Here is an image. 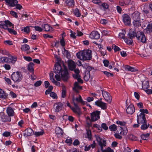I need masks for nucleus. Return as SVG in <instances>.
Listing matches in <instances>:
<instances>
[{
    "label": "nucleus",
    "mask_w": 152,
    "mask_h": 152,
    "mask_svg": "<svg viewBox=\"0 0 152 152\" xmlns=\"http://www.w3.org/2000/svg\"><path fill=\"white\" fill-rule=\"evenodd\" d=\"M76 56L79 59L81 60H90L92 57V51L90 50L81 51L77 53Z\"/></svg>",
    "instance_id": "obj_1"
},
{
    "label": "nucleus",
    "mask_w": 152,
    "mask_h": 152,
    "mask_svg": "<svg viewBox=\"0 0 152 152\" xmlns=\"http://www.w3.org/2000/svg\"><path fill=\"white\" fill-rule=\"evenodd\" d=\"M11 79L15 82H19L20 81L22 78L23 76L21 72L18 71L16 72H14L11 75Z\"/></svg>",
    "instance_id": "obj_2"
},
{
    "label": "nucleus",
    "mask_w": 152,
    "mask_h": 152,
    "mask_svg": "<svg viewBox=\"0 0 152 152\" xmlns=\"http://www.w3.org/2000/svg\"><path fill=\"white\" fill-rule=\"evenodd\" d=\"M137 40L139 42L145 43L146 41V38L144 33L141 31H138L136 35Z\"/></svg>",
    "instance_id": "obj_3"
},
{
    "label": "nucleus",
    "mask_w": 152,
    "mask_h": 152,
    "mask_svg": "<svg viewBox=\"0 0 152 152\" xmlns=\"http://www.w3.org/2000/svg\"><path fill=\"white\" fill-rule=\"evenodd\" d=\"M72 100L74 102V106L75 107V108L71 107L69 103L68 102H67L66 105L67 106L70 107L73 112L77 114L78 115L80 116L81 114L80 110V108L78 107L77 104L74 102L75 99L74 98H73Z\"/></svg>",
    "instance_id": "obj_4"
},
{
    "label": "nucleus",
    "mask_w": 152,
    "mask_h": 152,
    "mask_svg": "<svg viewBox=\"0 0 152 152\" xmlns=\"http://www.w3.org/2000/svg\"><path fill=\"white\" fill-rule=\"evenodd\" d=\"M60 73L62 79L64 81H66L69 77L66 68H65L64 70L61 71Z\"/></svg>",
    "instance_id": "obj_5"
},
{
    "label": "nucleus",
    "mask_w": 152,
    "mask_h": 152,
    "mask_svg": "<svg viewBox=\"0 0 152 152\" xmlns=\"http://www.w3.org/2000/svg\"><path fill=\"white\" fill-rule=\"evenodd\" d=\"M137 121L138 124H145L146 122V120L145 115L139 114L137 115Z\"/></svg>",
    "instance_id": "obj_6"
},
{
    "label": "nucleus",
    "mask_w": 152,
    "mask_h": 152,
    "mask_svg": "<svg viewBox=\"0 0 152 152\" xmlns=\"http://www.w3.org/2000/svg\"><path fill=\"white\" fill-rule=\"evenodd\" d=\"M100 111H96L91 113V120L92 121H95L98 120L99 118Z\"/></svg>",
    "instance_id": "obj_7"
},
{
    "label": "nucleus",
    "mask_w": 152,
    "mask_h": 152,
    "mask_svg": "<svg viewBox=\"0 0 152 152\" xmlns=\"http://www.w3.org/2000/svg\"><path fill=\"white\" fill-rule=\"evenodd\" d=\"M123 20L125 25L129 26L131 24V19L130 16L127 14L123 15Z\"/></svg>",
    "instance_id": "obj_8"
},
{
    "label": "nucleus",
    "mask_w": 152,
    "mask_h": 152,
    "mask_svg": "<svg viewBox=\"0 0 152 152\" xmlns=\"http://www.w3.org/2000/svg\"><path fill=\"white\" fill-rule=\"evenodd\" d=\"M102 94L104 99L109 103L111 102L112 98L110 94L105 91H102Z\"/></svg>",
    "instance_id": "obj_9"
},
{
    "label": "nucleus",
    "mask_w": 152,
    "mask_h": 152,
    "mask_svg": "<svg viewBox=\"0 0 152 152\" xmlns=\"http://www.w3.org/2000/svg\"><path fill=\"white\" fill-rule=\"evenodd\" d=\"M96 139L98 142L99 145L101 147V150H102L103 147L105 146L106 145V140H103L99 136H97L96 137Z\"/></svg>",
    "instance_id": "obj_10"
},
{
    "label": "nucleus",
    "mask_w": 152,
    "mask_h": 152,
    "mask_svg": "<svg viewBox=\"0 0 152 152\" xmlns=\"http://www.w3.org/2000/svg\"><path fill=\"white\" fill-rule=\"evenodd\" d=\"M133 10H131V11L129 12V15H131V17L133 20L140 19V12L137 11H134L133 12Z\"/></svg>",
    "instance_id": "obj_11"
},
{
    "label": "nucleus",
    "mask_w": 152,
    "mask_h": 152,
    "mask_svg": "<svg viewBox=\"0 0 152 152\" xmlns=\"http://www.w3.org/2000/svg\"><path fill=\"white\" fill-rule=\"evenodd\" d=\"M0 24V28H4L5 29H7L10 32V29L8 28V26H10V21L8 20H5L4 22L1 21Z\"/></svg>",
    "instance_id": "obj_12"
},
{
    "label": "nucleus",
    "mask_w": 152,
    "mask_h": 152,
    "mask_svg": "<svg viewBox=\"0 0 152 152\" xmlns=\"http://www.w3.org/2000/svg\"><path fill=\"white\" fill-rule=\"evenodd\" d=\"M63 108V105L61 102L56 103H55L53 106V108L55 111L58 113Z\"/></svg>",
    "instance_id": "obj_13"
},
{
    "label": "nucleus",
    "mask_w": 152,
    "mask_h": 152,
    "mask_svg": "<svg viewBox=\"0 0 152 152\" xmlns=\"http://www.w3.org/2000/svg\"><path fill=\"white\" fill-rule=\"evenodd\" d=\"M58 63H56L55 65V69H53L54 72L56 73H59L61 72V65L59 64L60 60L58 58Z\"/></svg>",
    "instance_id": "obj_14"
},
{
    "label": "nucleus",
    "mask_w": 152,
    "mask_h": 152,
    "mask_svg": "<svg viewBox=\"0 0 152 152\" xmlns=\"http://www.w3.org/2000/svg\"><path fill=\"white\" fill-rule=\"evenodd\" d=\"M95 103L96 105L101 107L102 109L105 110L107 109V104L99 100L96 102Z\"/></svg>",
    "instance_id": "obj_15"
},
{
    "label": "nucleus",
    "mask_w": 152,
    "mask_h": 152,
    "mask_svg": "<svg viewBox=\"0 0 152 152\" xmlns=\"http://www.w3.org/2000/svg\"><path fill=\"white\" fill-rule=\"evenodd\" d=\"M89 37L91 39H97L100 38V35L97 31H94L91 32Z\"/></svg>",
    "instance_id": "obj_16"
},
{
    "label": "nucleus",
    "mask_w": 152,
    "mask_h": 152,
    "mask_svg": "<svg viewBox=\"0 0 152 152\" xmlns=\"http://www.w3.org/2000/svg\"><path fill=\"white\" fill-rule=\"evenodd\" d=\"M126 112L128 114H132L135 111V108L134 105L132 104H130L126 109Z\"/></svg>",
    "instance_id": "obj_17"
},
{
    "label": "nucleus",
    "mask_w": 152,
    "mask_h": 152,
    "mask_svg": "<svg viewBox=\"0 0 152 152\" xmlns=\"http://www.w3.org/2000/svg\"><path fill=\"white\" fill-rule=\"evenodd\" d=\"M33 131L30 128H28L24 131V136L26 137L30 136L33 134Z\"/></svg>",
    "instance_id": "obj_18"
},
{
    "label": "nucleus",
    "mask_w": 152,
    "mask_h": 152,
    "mask_svg": "<svg viewBox=\"0 0 152 152\" xmlns=\"http://www.w3.org/2000/svg\"><path fill=\"white\" fill-rule=\"evenodd\" d=\"M149 82L147 80H144L142 82V88L147 93V90H148V88L149 87Z\"/></svg>",
    "instance_id": "obj_19"
},
{
    "label": "nucleus",
    "mask_w": 152,
    "mask_h": 152,
    "mask_svg": "<svg viewBox=\"0 0 152 152\" xmlns=\"http://www.w3.org/2000/svg\"><path fill=\"white\" fill-rule=\"evenodd\" d=\"M68 65L69 69L71 70H73L75 68L76 65L75 62L72 60H68Z\"/></svg>",
    "instance_id": "obj_20"
},
{
    "label": "nucleus",
    "mask_w": 152,
    "mask_h": 152,
    "mask_svg": "<svg viewBox=\"0 0 152 152\" xmlns=\"http://www.w3.org/2000/svg\"><path fill=\"white\" fill-rule=\"evenodd\" d=\"M44 30L46 31H53L52 28L48 24H44L42 26Z\"/></svg>",
    "instance_id": "obj_21"
},
{
    "label": "nucleus",
    "mask_w": 152,
    "mask_h": 152,
    "mask_svg": "<svg viewBox=\"0 0 152 152\" xmlns=\"http://www.w3.org/2000/svg\"><path fill=\"white\" fill-rule=\"evenodd\" d=\"M136 34L135 30L131 29L130 30L128 35L130 39H132L136 37Z\"/></svg>",
    "instance_id": "obj_22"
},
{
    "label": "nucleus",
    "mask_w": 152,
    "mask_h": 152,
    "mask_svg": "<svg viewBox=\"0 0 152 152\" xmlns=\"http://www.w3.org/2000/svg\"><path fill=\"white\" fill-rule=\"evenodd\" d=\"M65 2L66 5L68 7H72L74 6V0H65Z\"/></svg>",
    "instance_id": "obj_23"
},
{
    "label": "nucleus",
    "mask_w": 152,
    "mask_h": 152,
    "mask_svg": "<svg viewBox=\"0 0 152 152\" xmlns=\"http://www.w3.org/2000/svg\"><path fill=\"white\" fill-rule=\"evenodd\" d=\"M34 64L32 62H31L29 64L28 66V70L31 73H33L34 72L33 69Z\"/></svg>",
    "instance_id": "obj_24"
},
{
    "label": "nucleus",
    "mask_w": 152,
    "mask_h": 152,
    "mask_svg": "<svg viewBox=\"0 0 152 152\" xmlns=\"http://www.w3.org/2000/svg\"><path fill=\"white\" fill-rule=\"evenodd\" d=\"M8 95L0 88V98L6 99Z\"/></svg>",
    "instance_id": "obj_25"
},
{
    "label": "nucleus",
    "mask_w": 152,
    "mask_h": 152,
    "mask_svg": "<svg viewBox=\"0 0 152 152\" xmlns=\"http://www.w3.org/2000/svg\"><path fill=\"white\" fill-rule=\"evenodd\" d=\"M147 33H150L152 32V22H150L148 25L146 29Z\"/></svg>",
    "instance_id": "obj_26"
},
{
    "label": "nucleus",
    "mask_w": 152,
    "mask_h": 152,
    "mask_svg": "<svg viewBox=\"0 0 152 152\" xmlns=\"http://www.w3.org/2000/svg\"><path fill=\"white\" fill-rule=\"evenodd\" d=\"M55 132L57 134L63 135V131L62 129L59 127H57L56 128Z\"/></svg>",
    "instance_id": "obj_27"
},
{
    "label": "nucleus",
    "mask_w": 152,
    "mask_h": 152,
    "mask_svg": "<svg viewBox=\"0 0 152 152\" xmlns=\"http://www.w3.org/2000/svg\"><path fill=\"white\" fill-rule=\"evenodd\" d=\"M140 19H137L133 20V23L134 26H139L141 25V23L140 22Z\"/></svg>",
    "instance_id": "obj_28"
},
{
    "label": "nucleus",
    "mask_w": 152,
    "mask_h": 152,
    "mask_svg": "<svg viewBox=\"0 0 152 152\" xmlns=\"http://www.w3.org/2000/svg\"><path fill=\"white\" fill-rule=\"evenodd\" d=\"M82 87L80 86L77 82H75L74 83V87L73 88V90L76 92H77L78 91L77 89H81Z\"/></svg>",
    "instance_id": "obj_29"
},
{
    "label": "nucleus",
    "mask_w": 152,
    "mask_h": 152,
    "mask_svg": "<svg viewBox=\"0 0 152 152\" xmlns=\"http://www.w3.org/2000/svg\"><path fill=\"white\" fill-rule=\"evenodd\" d=\"M128 138L132 141H136L137 140V137L132 134H130L127 135Z\"/></svg>",
    "instance_id": "obj_30"
},
{
    "label": "nucleus",
    "mask_w": 152,
    "mask_h": 152,
    "mask_svg": "<svg viewBox=\"0 0 152 152\" xmlns=\"http://www.w3.org/2000/svg\"><path fill=\"white\" fill-rule=\"evenodd\" d=\"M125 69L128 71H131L132 72H135L137 71L136 69L134 68L133 67H132L129 65L126 66H125Z\"/></svg>",
    "instance_id": "obj_31"
},
{
    "label": "nucleus",
    "mask_w": 152,
    "mask_h": 152,
    "mask_svg": "<svg viewBox=\"0 0 152 152\" xmlns=\"http://www.w3.org/2000/svg\"><path fill=\"white\" fill-rule=\"evenodd\" d=\"M9 60V58L7 57H4L0 58V62H8Z\"/></svg>",
    "instance_id": "obj_32"
},
{
    "label": "nucleus",
    "mask_w": 152,
    "mask_h": 152,
    "mask_svg": "<svg viewBox=\"0 0 152 152\" xmlns=\"http://www.w3.org/2000/svg\"><path fill=\"white\" fill-rule=\"evenodd\" d=\"M64 51L63 53L64 55L66 56V57L68 58H70V53L68 51L65 49V48H64Z\"/></svg>",
    "instance_id": "obj_33"
},
{
    "label": "nucleus",
    "mask_w": 152,
    "mask_h": 152,
    "mask_svg": "<svg viewBox=\"0 0 152 152\" xmlns=\"http://www.w3.org/2000/svg\"><path fill=\"white\" fill-rule=\"evenodd\" d=\"M29 46L27 45H24L22 46L21 49L24 51H26L30 49Z\"/></svg>",
    "instance_id": "obj_34"
},
{
    "label": "nucleus",
    "mask_w": 152,
    "mask_h": 152,
    "mask_svg": "<svg viewBox=\"0 0 152 152\" xmlns=\"http://www.w3.org/2000/svg\"><path fill=\"white\" fill-rule=\"evenodd\" d=\"M66 91L65 87L63 86L62 90V97L63 98L65 97L66 96Z\"/></svg>",
    "instance_id": "obj_35"
},
{
    "label": "nucleus",
    "mask_w": 152,
    "mask_h": 152,
    "mask_svg": "<svg viewBox=\"0 0 152 152\" xmlns=\"http://www.w3.org/2000/svg\"><path fill=\"white\" fill-rule=\"evenodd\" d=\"M109 129L111 131H115L117 129V127L115 124H113L109 126Z\"/></svg>",
    "instance_id": "obj_36"
},
{
    "label": "nucleus",
    "mask_w": 152,
    "mask_h": 152,
    "mask_svg": "<svg viewBox=\"0 0 152 152\" xmlns=\"http://www.w3.org/2000/svg\"><path fill=\"white\" fill-rule=\"evenodd\" d=\"M149 134V133H147L145 134H142L141 136V138L143 140H147L148 139Z\"/></svg>",
    "instance_id": "obj_37"
},
{
    "label": "nucleus",
    "mask_w": 152,
    "mask_h": 152,
    "mask_svg": "<svg viewBox=\"0 0 152 152\" xmlns=\"http://www.w3.org/2000/svg\"><path fill=\"white\" fill-rule=\"evenodd\" d=\"M17 57L10 56V62L14 64L17 61Z\"/></svg>",
    "instance_id": "obj_38"
},
{
    "label": "nucleus",
    "mask_w": 152,
    "mask_h": 152,
    "mask_svg": "<svg viewBox=\"0 0 152 152\" xmlns=\"http://www.w3.org/2000/svg\"><path fill=\"white\" fill-rule=\"evenodd\" d=\"M126 34V32L125 30H122V32L119 33V36L120 38L123 39L124 40L125 38L124 37L125 35Z\"/></svg>",
    "instance_id": "obj_39"
},
{
    "label": "nucleus",
    "mask_w": 152,
    "mask_h": 152,
    "mask_svg": "<svg viewBox=\"0 0 152 152\" xmlns=\"http://www.w3.org/2000/svg\"><path fill=\"white\" fill-rule=\"evenodd\" d=\"M18 3L17 0H10V6L14 7Z\"/></svg>",
    "instance_id": "obj_40"
},
{
    "label": "nucleus",
    "mask_w": 152,
    "mask_h": 152,
    "mask_svg": "<svg viewBox=\"0 0 152 152\" xmlns=\"http://www.w3.org/2000/svg\"><path fill=\"white\" fill-rule=\"evenodd\" d=\"M44 133V132L43 130H42L40 132H36L34 133V134L36 137H38L40 135H42Z\"/></svg>",
    "instance_id": "obj_41"
},
{
    "label": "nucleus",
    "mask_w": 152,
    "mask_h": 152,
    "mask_svg": "<svg viewBox=\"0 0 152 152\" xmlns=\"http://www.w3.org/2000/svg\"><path fill=\"white\" fill-rule=\"evenodd\" d=\"M116 123L119 125L121 126H124L126 124V123L124 121H116Z\"/></svg>",
    "instance_id": "obj_42"
},
{
    "label": "nucleus",
    "mask_w": 152,
    "mask_h": 152,
    "mask_svg": "<svg viewBox=\"0 0 152 152\" xmlns=\"http://www.w3.org/2000/svg\"><path fill=\"white\" fill-rule=\"evenodd\" d=\"M142 125L141 126V129L142 130H145L147 129L148 127L149 124L148 125H147L146 123L145 124H142Z\"/></svg>",
    "instance_id": "obj_43"
},
{
    "label": "nucleus",
    "mask_w": 152,
    "mask_h": 152,
    "mask_svg": "<svg viewBox=\"0 0 152 152\" xmlns=\"http://www.w3.org/2000/svg\"><path fill=\"white\" fill-rule=\"evenodd\" d=\"M87 134L89 140H90L91 137V131L89 129L87 130Z\"/></svg>",
    "instance_id": "obj_44"
},
{
    "label": "nucleus",
    "mask_w": 152,
    "mask_h": 152,
    "mask_svg": "<svg viewBox=\"0 0 152 152\" xmlns=\"http://www.w3.org/2000/svg\"><path fill=\"white\" fill-rule=\"evenodd\" d=\"M140 111L141 112L140 114L145 115L144 113L146 114H148V111L147 109H141L140 110Z\"/></svg>",
    "instance_id": "obj_45"
},
{
    "label": "nucleus",
    "mask_w": 152,
    "mask_h": 152,
    "mask_svg": "<svg viewBox=\"0 0 152 152\" xmlns=\"http://www.w3.org/2000/svg\"><path fill=\"white\" fill-rule=\"evenodd\" d=\"M124 40L128 44L131 45L132 43L133 42L132 39H128L127 38H125L124 39Z\"/></svg>",
    "instance_id": "obj_46"
},
{
    "label": "nucleus",
    "mask_w": 152,
    "mask_h": 152,
    "mask_svg": "<svg viewBox=\"0 0 152 152\" xmlns=\"http://www.w3.org/2000/svg\"><path fill=\"white\" fill-rule=\"evenodd\" d=\"M112 48L114 49L115 51L116 52L117 51H119L120 50V48L115 45H113L112 46Z\"/></svg>",
    "instance_id": "obj_47"
},
{
    "label": "nucleus",
    "mask_w": 152,
    "mask_h": 152,
    "mask_svg": "<svg viewBox=\"0 0 152 152\" xmlns=\"http://www.w3.org/2000/svg\"><path fill=\"white\" fill-rule=\"evenodd\" d=\"M50 96L53 99H57V96L56 94L54 92H52L50 93Z\"/></svg>",
    "instance_id": "obj_48"
},
{
    "label": "nucleus",
    "mask_w": 152,
    "mask_h": 152,
    "mask_svg": "<svg viewBox=\"0 0 152 152\" xmlns=\"http://www.w3.org/2000/svg\"><path fill=\"white\" fill-rule=\"evenodd\" d=\"M0 53L4 55H8L9 53V52L6 50H0Z\"/></svg>",
    "instance_id": "obj_49"
},
{
    "label": "nucleus",
    "mask_w": 152,
    "mask_h": 152,
    "mask_svg": "<svg viewBox=\"0 0 152 152\" xmlns=\"http://www.w3.org/2000/svg\"><path fill=\"white\" fill-rule=\"evenodd\" d=\"M24 32L26 33L27 34L30 32V28L29 26H27L24 27L23 29Z\"/></svg>",
    "instance_id": "obj_50"
},
{
    "label": "nucleus",
    "mask_w": 152,
    "mask_h": 152,
    "mask_svg": "<svg viewBox=\"0 0 152 152\" xmlns=\"http://www.w3.org/2000/svg\"><path fill=\"white\" fill-rule=\"evenodd\" d=\"M33 27L35 28V30L37 31L41 32L43 30V29L41 27L39 26H34Z\"/></svg>",
    "instance_id": "obj_51"
},
{
    "label": "nucleus",
    "mask_w": 152,
    "mask_h": 152,
    "mask_svg": "<svg viewBox=\"0 0 152 152\" xmlns=\"http://www.w3.org/2000/svg\"><path fill=\"white\" fill-rule=\"evenodd\" d=\"M74 13L75 15L77 17H80L81 15L80 13L79 10H74Z\"/></svg>",
    "instance_id": "obj_52"
},
{
    "label": "nucleus",
    "mask_w": 152,
    "mask_h": 152,
    "mask_svg": "<svg viewBox=\"0 0 152 152\" xmlns=\"http://www.w3.org/2000/svg\"><path fill=\"white\" fill-rule=\"evenodd\" d=\"M12 116H14L15 118V113L14 111V109L10 107V117Z\"/></svg>",
    "instance_id": "obj_53"
},
{
    "label": "nucleus",
    "mask_w": 152,
    "mask_h": 152,
    "mask_svg": "<svg viewBox=\"0 0 152 152\" xmlns=\"http://www.w3.org/2000/svg\"><path fill=\"white\" fill-rule=\"evenodd\" d=\"M102 152H114L113 150H112L110 148L108 147L107 149L102 150Z\"/></svg>",
    "instance_id": "obj_54"
},
{
    "label": "nucleus",
    "mask_w": 152,
    "mask_h": 152,
    "mask_svg": "<svg viewBox=\"0 0 152 152\" xmlns=\"http://www.w3.org/2000/svg\"><path fill=\"white\" fill-rule=\"evenodd\" d=\"M101 6L104 9H108L109 8V5L107 3H103L102 4Z\"/></svg>",
    "instance_id": "obj_55"
},
{
    "label": "nucleus",
    "mask_w": 152,
    "mask_h": 152,
    "mask_svg": "<svg viewBox=\"0 0 152 152\" xmlns=\"http://www.w3.org/2000/svg\"><path fill=\"white\" fill-rule=\"evenodd\" d=\"M67 152H79V151L76 148H72L71 149L68 150Z\"/></svg>",
    "instance_id": "obj_56"
},
{
    "label": "nucleus",
    "mask_w": 152,
    "mask_h": 152,
    "mask_svg": "<svg viewBox=\"0 0 152 152\" xmlns=\"http://www.w3.org/2000/svg\"><path fill=\"white\" fill-rule=\"evenodd\" d=\"M42 83V81L41 80L37 81L34 84V86L36 87H38L40 86Z\"/></svg>",
    "instance_id": "obj_57"
},
{
    "label": "nucleus",
    "mask_w": 152,
    "mask_h": 152,
    "mask_svg": "<svg viewBox=\"0 0 152 152\" xmlns=\"http://www.w3.org/2000/svg\"><path fill=\"white\" fill-rule=\"evenodd\" d=\"M101 127V128H102L105 130H107L108 129V127L107 126L106 124L104 123H103L102 124Z\"/></svg>",
    "instance_id": "obj_58"
},
{
    "label": "nucleus",
    "mask_w": 152,
    "mask_h": 152,
    "mask_svg": "<svg viewBox=\"0 0 152 152\" xmlns=\"http://www.w3.org/2000/svg\"><path fill=\"white\" fill-rule=\"evenodd\" d=\"M92 2L94 4H97L99 5H100L101 3L100 0H93Z\"/></svg>",
    "instance_id": "obj_59"
},
{
    "label": "nucleus",
    "mask_w": 152,
    "mask_h": 152,
    "mask_svg": "<svg viewBox=\"0 0 152 152\" xmlns=\"http://www.w3.org/2000/svg\"><path fill=\"white\" fill-rule=\"evenodd\" d=\"M2 120L3 122L7 121L8 120V118L6 116H3L1 117Z\"/></svg>",
    "instance_id": "obj_60"
},
{
    "label": "nucleus",
    "mask_w": 152,
    "mask_h": 152,
    "mask_svg": "<svg viewBox=\"0 0 152 152\" xmlns=\"http://www.w3.org/2000/svg\"><path fill=\"white\" fill-rule=\"evenodd\" d=\"M104 73L107 75L108 77L110 76H113V74L112 73H110L107 71H104L103 72Z\"/></svg>",
    "instance_id": "obj_61"
},
{
    "label": "nucleus",
    "mask_w": 152,
    "mask_h": 152,
    "mask_svg": "<svg viewBox=\"0 0 152 152\" xmlns=\"http://www.w3.org/2000/svg\"><path fill=\"white\" fill-rule=\"evenodd\" d=\"M89 78V74L88 73L86 74L84 77V80L86 81H87L88 80Z\"/></svg>",
    "instance_id": "obj_62"
},
{
    "label": "nucleus",
    "mask_w": 152,
    "mask_h": 152,
    "mask_svg": "<svg viewBox=\"0 0 152 152\" xmlns=\"http://www.w3.org/2000/svg\"><path fill=\"white\" fill-rule=\"evenodd\" d=\"M10 14H11L13 17L15 18L18 17V15L16 12L12 11L10 12Z\"/></svg>",
    "instance_id": "obj_63"
},
{
    "label": "nucleus",
    "mask_w": 152,
    "mask_h": 152,
    "mask_svg": "<svg viewBox=\"0 0 152 152\" xmlns=\"http://www.w3.org/2000/svg\"><path fill=\"white\" fill-rule=\"evenodd\" d=\"M114 136L116 138L118 139H121L122 138V137L118 133H115Z\"/></svg>",
    "instance_id": "obj_64"
}]
</instances>
